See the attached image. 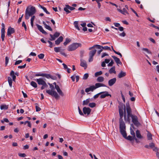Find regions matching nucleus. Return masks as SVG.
<instances>
[{
	"label": "nucleus",
	"instance_id": "0eeeda50",
	"mask_svg": "<svg viewBox=\"0 0 159 159\" xmlns=\"http://www.w3.org/2000/svg\"><path fill=\"white\" fill-rule=\"evenodd\" d=\"M2 29L1 30V37L2 41H4V39L5 37V25L4 23H2Z\"/></svg>",
	"mask_w": 159,
	"mask_h": 159
},
{
	"label": "nucleus",
	"instance_id": "b1692460",
	"mask_svg": "<svg viewBox=\"0 0 159 159\" xmlns=\"http://www.w3.org/2000/svg\"><path fill=\"white\" fill-rule=\"evenodd\" d=\"M97 46V48L99 49H101V48H102V49H104L106 50H110V47L107 46H105L104 47H103L102 46H101V45H98Z\"/></svg>",
	"mask_w": 159,
	"mask_h": 159
},
{
	"label": "nucleus",
	"instance_id": "49530a36",
	"mask_svg": "<svg viewBox=\"0 0 159 159\" xmlns=\"http://www.w3.org/2000/svg\"><path fill=\"white\" fill-rule=\"evenodd\" d=\"M61 47H55L54 48V51L56 52H60Z\"/></svg>",
	"mask_w": 159,
	"mask_h": 159
},
{
	"label": "nucleus",
	"instance_id": "9d476101",
	"mask_svg": "<svg viewBox=\"0 0 159 159\" xmlns=\"http://www.w3.org/2000/svg\"><path fill=\"white\" fill-rule=\"evenodd\" d=\"M119 105L118 106L119 109H124V117L125 120H126V115L125 114V106L124 104H123V103L119 102Z\"/></svg>",
	"mask_w": 159,
	"mask_h": 159
},
{
	"label": "nucleus",
	"instance_id": "393cba45",
	"mask_svg": "<svg viewBox=\"0 0 159 159\" xmlns=\"http://www.w3.org/2000/svg\"><path fill=\"white\" fill-rule=\"evenodd\" d=\"M126 109L127 112H132L131 109L128 102L126 103Z\"/></svg>",
	"mask_w": 159,
	"mask_h": 159
},
{
	"label": "nucleus",
	"instance_id": "dca6fc26",
	"mask_svg": "<svg viewBox=\"0 0 159 159\" xmlns=\"http://www.w3.org/2000/svg\"><path fill=\"white\" fill-rule=\"evenodd\" d=\"M116 78H113L109 80L108 82L109 85L110 86H112L116 83Z\"/></svg>",
	"mask_w": 159,
	"mask_h": 159
},
{
	"label": "nucleus",
	"instance_id": "7c9ffc66",
	"mask_svg": "<svg viewBox=\"0 0 159 159\" xmlns=\"http://www.w3.org/2000/svg\"><path fill=\"white\" fill-rule=\"evenodd\" d=\"M125 130V129L120 130L121 134L124 138L126 137V136H127V134Z\"/></svg>",
	"mask_w": 159,
	"mask_h": 159
},
{
	"label": "nucleus",
	"instance_id": "0e129e2a",
	"mask_svg": "<svg viewBox=\"0 0 159 159\" xmlns=\"http://www.w3.org/2000/svg\"><path fill=\"white\" fill-rule=\"evenodd\" d=\"M101 93H100H100H98V94H96V95H95L93 96V98H94V99H96V98H97L98 97V96H99V95H101Z\"/></svg>",
	"mask_w": 159,
	"mask_h": 159
},
{
	"label": "nucleus",
	"instance_id": "f8f14e48",
	"mask_svg": "<svg viewBox=\"0 0 159 159\" xmlns=\"http://www.w3.org/2000/svg\"><path fill=\"white\" fill-rule=\"evenodd\" d=\"M83 112L84 114L89 115L91 111V109L89 107H84L83 109Z\"/></svg>",
	"mask_w": 159,
	"mask_h": 159
},
{
	"label": "nucleus",
	"instance_id": "423d86ee",
	"mask_svg": "<svg viewBox=\"0 0 159 159\" xmlns=\"http://www.w3.org/2000/svg\"><path fill=\"white\" fill-rule=\"evenodd\" d=\"M60 35V33L58 32H56L54 35H52L51 34H50L51 38L49 40L50 41H53L56 39V38L58 37Z\"/></svg>",
	"mask_w": 159,
	"mask_h": 159
},
{
	"label": "nucleus",
	"instance_id": "bb28decb",
	"mask_svg": "<svg viewBox=\"0 0 159 159\" xmlns=\"http://www.w3.org/2000/svg\"><path fill=\"white\" fill-rule=\"evenodd\" d=\"M119 111L120 117L119 119H123V117L124 115L123 109H119Z\"/></svg>",
	"mask_w": 159,
	"mask_h": 159
},
{
	"label": "nucleus",
	"instance_id": "f257e3e1",
	"mask_svg": "<svg viewBox=\"0 0 159 159\" xmlns=\"http://www.w3.org/2000/svg\"><path fill=\"white\" fill-rule=\"evenodd\" d=\"M36 10L35 7L30 6L28 7L25 11V18L28 19L30 16H32L35 14Z\"/></svg>",
	"mask_w": 159,
	"mask_h": 159
},
{
	"label": "nucleus",
	"instance_id": "9b49d317",
	"mask_svg": "<svg viewBox=\"0 0 159 159\" xmlns=\"http://www.w3.org/2000/svg\"><path fill=\"white\" fill-rule=\"evenodd\" d=\"M100 93H102L100 95V98H105L106 97L110 96L111 97V95L108 93V92L107 91H104L101 92Z\"/></svg>",
	"mask_w": 159,
	"mask_h": 159
},
{
	"label": "nucleus",
	"instance_id": "4c0bfd02",
	"mask_svg": "<svg viewBox=\"0 0 159 159\" xmlns=\"http://www.w3.org/2000/svg\"><path fill=\"white\" fill-rule=\"evenodd\" d=\"M39 7L41 8H42L47 14H50V13L47 10L46 8L40 5H39Z\"/></svg>",
	"mask_w": 159,
	"mask_h": 159
},
{
	"label": "nucleus",
	"instance_id": "6ab92c4d",
	"mask_svg": "<svg viewBox=\"0 0 159 159\" xmlns=\"http://www.w3.org/2000/svg\"><path fill=\"white\" fill-rule=\"evenodd\" d=\"M80 65L81 66L85 68H86L87 66V65L86 61L82 59L80 60Z\"/></svg>",
	"mask_w": 159,
	"mask_h": 159
},
{
	"label": "nucleus",
	"instance_id": "2f4dec72",
	"mask_svg": "<svg viewBox=\"0 0 159 159\" xmlns=\"http://www.w3.org/2000/svg\"><path fill=\"white\" fill-rule=\"evenodd\" d=\"M125 130V129L120 130L121 134L124 138L126 137V136H127V134Z\"/></svg>",
	"mask_w": 159,
	"mask_h": 159
},
{
	"label": "nucleus",
	"instance_id": "7ed1b4c3",
	"mask_svg": "<svg viewBox=\"0 0 159 159\" xmlns=\"http://www.w3.org/2000/svg\"><path fill=\"white\" fill-rule=\"evenodd\" d=\"M38 83V84L39 85H42V86L41 87V89L43 90L46 88L48 87L46 82L42 78L37 79L35 80Z\"/></svg>",
	"mask_w": 159,
	"mask_h": 159
},
{
	"label": "nucleus",
	"instance_id": "c85d7f7f",
	"mask_svg": "<svg viewBox=\"0 0 159 159\" xmlns=\"http://www.w3.org/2000/svg\"><path fill=\"white\" fill-rule=\"evenodd\" d=\"M109 72L110 74H114L116 73V71H115V66H112L109 70Z\"/></svg>",
	"mask_w": 159,
	"mask_h": 159
},
{
	"label": "nucleus",
	"instance_id": "bf43d9fd",
	"mask_svg": "<svg viewBox=\"0 0 159 159\" xmlns=\"http://www.w3.org/2000/svg\"><path fill=\"white\" fill-rule=\"evenodd\" d=\"M18 155L19 156L21 157H25L26 156V155L25 153H19Z\"/></svg>",
	"mask_w": 159,
	"mask_h": 159
},
{
	"label": "nucleus",
	"instance_id": "09e8293b",
	"mask_svg": "<svg viewBox=\"0 0 159 159\" xmlns=\"http://www.w3.org/2000/svg\"><path fill=\"white\" fill-rule=\"evenodd\" d=\"M93 1H96L98 4V7L99 9H100L101 7V4L100 2L98 1V0H92Z\"/></svg>",
	"mask_w": 159,
	"mask_h": 159
},
{
	"label": "nucleus",
	"instance_id": "2eb2a0df",
	"mask_svg": "<svg viewBox=\"0 0 159 159\" xmlns=\"http://www.w3.org/2000/svg\"><path fill=\"white\" fill-rule=\"evenodd\" d=\"M36 26L38 28V29L43 34H47V33L43 29L42 26L38 24H36Z\"/></svg>",
	"mask_w": 159,
	"mask_h": 159
},
{
	"label": "nucleus",
	"instance_id": "f03ea898",
	"mask_svg": "<svg viewBox=\"0 0 159 159\" xmlns=\"http://www.w3.org/2000/svg\"><path fill=\"white\" fill-rule=\"evenodd\" d=\"M51 90H46V92L49 95L54 96L55 98L57 99L59 97L58 94L57 92L54 91V87L52 84L50 86Z\"/></svg>",
	"mask_w": 159,
	"mask_h": 159
},
{
	"label": "nucleus",
	"instance_id": "f3484780",
	"mask_svg": "<svg viewBox=\"0 0 159 159\" xmlns=\"http://www.w3.org/2000/svg\"><path fill=\"white\" fill-rule=\"evenodd\" d=\"M43 76L45 77L46 78L48 79L51 78L54 80H55L56 78L55 76H52L49 74H46L43 73Z\"/></svg>",
	"mask_w": 159,
	"mask_h": 159
},
{
	"label": "nucleus",
	"instance_id": "f704fd0d",
	"mask_svg": "<svg viewBox=\"0 0 159 159\" xmlns=\"http://www.w3.org/2000/svg\"><path fill=\"white\" fill-rule=\"evenodd\" d=\"M90 99L89 98H88L86 99L85 100H84L83 101V105H86L88 104L90 102Z\"/></svg>",
	"mask_w": 159,
	"mask_h": 159
},
{
	"label": "nucleus",
	"instance_id": "a18cd8bd",
	"mask_svg": "<svg viewBox=\"0 0 159 159\" xmlns=\"http://www.w3.org/2000/svg\"><path fill=\"white\" fill-rule=\"evenodd\" d=\"M125 138L130 141H132L133 139H134L133 137H132L130 135L128 136V137L126 136V137Z\"/></svg>",
	"mask_w": 159,
	"mask_h": 159
},
{
	"label": "nucleus",
	"instance_id": "e2e57ef3",
	"mask_svg": "<svg viewBox=\"0 0 159 159\" xmlns=\"http://www.w3.org/2000/svg\"><path fill=\"white\" fill-rule=\"evenodd\" d=\"M22 62V60H18L17 61H16V62L15 63V65H17L18 64H20Z\"/></svg>",
	"mask_w": 159,
	"mask_h": 159
},
{
	"label": "nucleus",
	"instance_id": "052dcab7",
	"mask_svg": "<svg viewBox=\"0 0 159 159\" xmlns=\"http://www.w3.org/2000/svg\"><path fill=\"white\" fill-rule=\"evenodd\" d=\"M48 42L49 44V47L50 48H52L53 47V43L52 42L50 41V40H48Z\"/></svg>",
	"mask_w": 159,
	"mask_h": 159
},
{
	"label": "nucleus",
	"instance_id": "c9c22d12",
	"mask_svg": "<svg viewBox=\"0 0 159 159\" xmlns=\"http://www.w3.org/2000/svg\"><path fill=\"white\" fill-rule=\"evenodd\" d=\"M8 82L10 86L11 87L12 86V81L11 78L10 77H8Z\"/></svg>",
	"mask_w": 159,
	"mask_h": 159
},
{
	"label": "nucleus",
	"instance_id": "37998d69",
	"mask_svg": "<svg viewBox=\"0 0 159 159\" xmlns=\"http://www.w3.org/2000/svg\"><path fill=\"white\" fill-rule=\"evenodd\" d=\"M147 137L148 140H151L152 139V134L149 132H148L147 134Z\"/></svg>",
	"mask_w": 159,
	"mask_h": 159
},
{
	"label": "nucleus",
	"instance_id": "1a4fd4ad",
	"mask_svg": "<svg viewBox=\"0 0 159 159\" xmlns=\"http://www.w3.org/2000/svg\"><path fill=\"white\" fill-rule=\"evenodd\" d=\"M120 130L125 129L126 126L123 119H119Z\"/></svg>",
	"mask_w": 159,
	"mask_h": 159
},
{
	"label": "nucleus",
	"instance_id": "412c9836",
	"mask_svg": "<svg viewBox=\"0 0 159 159\" xmlns=\"http://www.w3.org/2000/svg\"><path fill=\"white\" fill-rule=\"evenodd\" d=\"M117 10L119 12L124 15L129 14L128 12L125 8H123L122 10L119 9H117Z\"/></svg>",
	"mask_w": 159,
	"mask_h": 159
},
{
	"label": "nucleus",
	"instance_id": "13d9d810",
	"mask_svg": "<svg viewBox=\"0 0 159 159\" xmlns=\"http://www.w3.org/2000/svg\"><path fill=\"white\" fill-rule=\"evenodd\" d=\"M127 116L128 119H129V118L130 117H131V118H132V116H133V115H132V114L131 112H127Z\"/></svg>",
	"mask_w": 159,
	"mask_h": 159
},
{
	"label": "nucleus",
	"instance_id": "6e6552de",
	"mask_svg": "<svg viewBox=\"0 0 159 159\" xmlns=\"http://www.w3.org/2000/svg\"><path fill=\"white\" fill-rule=\"evenodd\" d=\"M75 9V8L74 7L70 6L68 5H66V7L64 8V10L67 13V14H68L70 12L69 9L70 11H72Z\"/></svg>",
	"mask_w": 159,
	"mask_h": 159
},
{
	"label": "nucleus",
	"instance_id": "a211bd4d",
	"mask_svg": "<svg viewBox=\"0 0 159 159\" xmlns=\"http://www.w3.org/2000/svg\"><path fill=\"white\" fill-rule=\"evenodd\" d=\"M95 89L94 85L91 86L89 88H86L85 89V91L86 93H88L90 91H93Z\"/></svg>",
	"mask_w": 159,
	"mask_h": 159
},
{
	"label": "nucleus",
	"instance_id": "a19ab883",
	"mask_svg": "<svg viewBox=\"0 0 159 159\" xmlns=\"http://www.w3.org/2000/svg\"><path fill=\"white\" fill-rule=\"evenodd\" d=\"M8 106L6 105H2L0 107L1 110H6L8 109Z\"/></svg>",
	"mask_w": 159,
	"mask_h": 159
},
{
	"label": "nucleus",
	"instance_id": "aec40b11",
	"mask_svg": "<svg viewBox=\"0 0 159 159\" xmlns=\"http://www.w3.org/2000/svg\"><path fill=\"white\" fill-rule=\"evenodd\" d=\"M112 57L115 60V61H116L117 65H118V64H122L121 62L120 59L119 58L114 56H112Z\"/></svg>",
	"mask_w": 159,
	"mask_h": 159
},
{
	"label": "nucleus",
	"instance_id": "5fc2aeb1",
	"mask_svg": "<svg viewBox=\"0 0 159 159\" xmlns=\"http://www.w3.org/2000/svg\"><path fill=\"white\" fill-rule=\"evenodd\" d=\"M45 27L48 30L52 31V29L51 28V27L49 25H46V26H45Z\"/></svg>",
	"mask_w": 159,
	"mask_h": 159
},
{
	"label": "nucleus",
	"instance_id": "58836bf2",
	"mask_svg": "<svg viewBox=\"0 0 159 159\" xmlns=\"http://www.w3.org/2000/svg\"><path fill=\"white\" fill-rule=\"evenodd\" d=\"M71 41V40L68 38L66 39L64 43L63 44L65 46H66L68 43H69Z\"/></svg>",
	"mask_w": 159,
	"mask_h": 159
},
{
	"label": "nucleus",
	"instance_id": "864d4df0",
	"mask_svg": "<svg viewBox=\"0 0 159 159\" xmlns=\"http://www.w3.org/2000/svg\"><path fill=\"white\" fill-rule=\"evenodd\" d=\"M142 50L146 52L147 53L150 54L151 53V52H150L148 49L147 48H143L142 49Z\"/></svg>",
	"mask_w": 159,
	"mask_h": 159
},
{
	"label": "nucleus",
	"instance_id": "473e14b6",
	"mask_svg": "<svg viewBox=\"0 0 159 159\" xmlns=\"http://www.w3.org/2000/svg\"><path fill=\"white\" fill-rule=\"evenodd\" d=\"M14 74V72L13 70H11L10 74V75L12 77L13 81H15L16 79V76Z\"/></svg>",
	"mask_w": 159,
	"mask_h": 159
},
{
	"label": "nucleus",
	"instance_id": "ddd939ff",
	"mask_svg": "<svg viewBox=\"0 0 159 159\" xmlns=\"http://www.w3.org/2000/svg\"><path fill=\"white\" fill-rule=\"evenodd\" d=\"M15 32V30L14 28L10 26L8 27L7 30V35L8 36H10L11 34Z\"/></svg>",
	"mask_w": 159,
	"mask_h": 159
},
{
	"label": "nucleus",
	"instance_id": "20e7f679",
	"mask_svg": "<svg viewBox=\"0 0 159 159\" xmlns=\"http://www.w3.org/2000/svg\"><path fill=\"white\" fill-rule=\"evenodd\" d=\"M81 45L80 43H73L68 47L67 50L69 51H72L75 50L79 47H81Z\"/></svg>",
	"mask_w": 159,
	"mask_h": 159
},
{
	"label": "nucleus",
	"instance_id": "338daca9",
	"mask_svg": "<svg viewBox=\"0 0 159 159\" xmlns=\"http://www.w3.org/2000/svg\"><path fill=\"white\" fill-rule=\"evenodd\" d=\"M26 66V64H25L23 66H19L18 67V68L19 69H23V68H25V67Z\"/></svg>",
	"mask_w": 159,
	"mask_h": 159
},
{
	"label": "nucleus",
	"instance_id": "4d7b16f0",
	"mask_svg": "<svg viewBox=\"0 0 159 159\" xmlns=\"http://www.w3.org/2000/svg\"><path fill=\"white\" fill-rule=\"evenodd\" d=\"M9 60V57H5V65L7 66L8 62Z\"/></svg>",
	"mask_w": 159,
	"mask_h": 159
},
{
	"label": "nucleus",
	"instance_id": "5701e85b",
	"mask_svg": "<svg viewBox=\"0 0 159 159\" xmlns=\"http://www.w3.org/2000/svg\"><path fill=\"white\" fill-rule=\"evenodd\" d=\"M55 88L57 90V92L59 93V94L61 96H63L64 94L61 91V90L60 89L58 85L55 86Z\"/></svg>",
	"mask_w": 159,
	"mask_h": 159
},
{
	"label": "nucleus",
	"instance_id": "39448f33",
	"mask_svg": "<svg viewBox=\"0 0 159 159\" xmlns=\"http://www.w3.org/2000/svg\"><path fill=\"white\" fill-rule=\"evenodd\" d=\"M132 121L134 124L137 126H139L140 125V124L138 121L137 117L136 116H132Z\"/></svg>",
	"mask_w": 159,
	"mask_h": 159
},
{
	"label": "nucleus",
	"instance_id": "4468645a",
	"mask_svg": "<svg viewBox=\"0 0 159 159\" xmlns=\"http://www.w3.org/2000/svg\"><path fill=\"white\" fill-rule=\"evenodd\" d=\"M150 148H152L153 150L155 151H157L158 150V148L155 146V144L153 143H151L149 144Z\"/></svg>",
	"mask_w": 159,
	"mask_h": 159
},
{
	"label": "nucleus",
	"instance_id": "3c124183",
	"mask_svg": "<svg viewBox=\"0 0 159 159\" xmlns=\"http://www.w3.org/2000/svg\"><path fill=\"white\" fill-rule=\"evenodd\" d=\"M130 134L132 135H133V138H135V133L134 132V131L131 128H130Z\"/></svg>",
	"mask_w": 159,
	"mask_h": 159
},
{
	"label": "nucleus",
	"instance_id": "69168bd1",
	"mask_svg": "<svg viewBox=\"0 0 159 159\" xmlns=\"http://www.w3.org/2000/svg\"><path fill=\"white\" fill-rule=\"evenodd\" d=\"M36 111H39L41 110V109L37 106H35Z\"/></svg>",
	"mask_w": 159,
	"mask_h": 159
},
{
	"label": "nucleus",
	"instance_id": "72a5a7b5",
	"mask_svg": "<svg viewBox=\"0 0 159 159\" xmlns=\"http://www.w3.org/2000/svg\"><path fill=\"white\" fill-rule=\"evenodd\" d=\"M136 135L137 138L139 139H142V136L140 134V131L139 130H137L136 131Z\"/></svg>",
	"mask_w": 159,
	"mask_h": 159
},
{
	"label": "nucleus",
	"instance_id": "c03bdc74",
	"mask_svg": "<svg viewBox=\"0 0 159 159\" xmlns=\"http://www.w3.org/2000/svg\"><path fill=\"white\" fill-rule=\"evenodd\" d=\"M96 104L94 102L90 103L89 104V106L91 108H93L96 106Z\"/></svg>",
	"mask_w": 159,
	"mask_h": 159
},
{
	"label": "nucleus",
	"instance_id": "a878e982",
	"mask_svg": "<svg viewBox=\"0 0 159 159\" xmlns=\"http://www.w3.org/2000/svg\"><path fill=\"white\" fill-rule=\"evenodd\" d=\"M106 86L104 84L100 83H96L95 84V89L101 87H106Z\"/></svg>",
	"mask_w": 159,
	"mask_h": 159
},
{
	"label": "nucleus",
	"instance_id": "e433bc0d",
	"mask_svg": "<svg viewBox=\"0 0 159 159\" xmlns=\"http://www.w3.org/2000/svg\"><path fill=\"white\" fill-rule=\"evenodd\" d=\"M74 24L75 27L78 30H80V28L78 26V22L77 21H75L74 23Z\"/></svg>",
	"mask_w": 159,
	"mask_h": 159
},
{
	"label": "nucleus",
	"instance_id": "c756f323",
	"mask_svg": "<svg viewBox=\"0 0 159 159\" xmlns=\"http://www.w3.org/2000/svg\"><path fill=\"white\" fill-rule=\"evenodd\" d=\"M96 52V50L94 49L93 50L90 51L89 52V57H93L94 55L95 54Z\"/></svg>",
	"mask_w": 159,
	"mask_h": 159
},
{
	"label": "nucleus",
	"instance_id": "4be33fe9",
	"mask_svg": "<svg viewBox=\"0 0 159 159\" xmlns=\"http://www.w3.org/2000/svg\"><path fill=\"white\" fill-rule=\"evenodd\" d=\"M63 40V37L62 36H60L57 40L55 41L56 44L58 45L60 43L62 42Z\"/></svg>",
	"mask_w": 159,
	"mask_h": 159
},
{
	"label": "nucleus",
	"instance_id": "cd10ccee",
	"mask_svg": "<svg viewBox=\"0 0 159 159\" xmlns=\"http://www.w3.org/2000/svg\"><path fill=\"white\" fill-rule=\"evenodd\" d=\"M126 75V74L125 72L121 71L118 75V78H120L125 76Z\"/></svg>",
	"mask_w": 159,
	"mask_h": 159
},
{
	"label": "nucleus",
	"instance_id": "680f3d73",
	"mask_svg": "<svg viewBox=\"0 0 159 159\" xmlns=\"http://www.w3.org/2000/svg\"><path fill=\"white\" fill-rule=\"evenodd\" d=\"M22 26L24 27L25 30H27L26 26L24 21H23L22 22Z\"/></svg>",
	"mask_w": 159,
	"mask_h": 159
},
{
	"label": "nucleus",
	"instance_id": "ea45409f",
	"mask_svg": "<svg viewBox=\"0 0 159 159\" xmlns=\"http://www.w3.org/2000/svg\"><path fill=\"white\" fill-rule=\"evenodd\" d=\"M104 80V78L102 76H99L97 78V81L98 82H102Z\"/></svg>",
	"mask_w": 159,
	"mask_h": 159
},
{
	"label": "nucleus",
	"instance_id": "603ef678",
	"mask_svg": "<svg viewBox=\"0 0 159 159\" xmlns=\"http://www.w3.org/2000/svg\"><path fill=\"white\" fill-rule=\"evenodd\" d=\"M89 77V74L88 73L85 74L83 76V79L84 80H86Z\"/></svg>",
	"mask_w": 159,
	"mask_h": 159
},
{
	"label": "nucleus",
	"instance_id": "774afa93",
	"mask_svg": "<svg viewBox=\"0 0 159 159\" xmlns=\"http://www.w3.org/2000/svg\"><path fill=\"white\" fill-rule=\"evenodd\" d=\"M149 39L150 40V41H151V42H152L153 43H156V41L154 40V39H153V38H149Z\"/></svg>",
	"mask_w": 159,
	"mask_h": 159
},
{
	"label": "nucleus",
	"instance_id": "de8ad7c7",
	"mask_svg": "<svg viewBox=\"0 0 159 159\" xmlns=\"http://www.w3.org/2000/svg\"><path fill=\"white\" fill-rule=\"evenodd\" d=\"M102 73V71H100L98 72H96L95 73V75L96 77H97L98 75H101Z\"/></svg>",
	"mask_w": 159,
	"mask_h": 159
},
{
	"label": "nucleus",
	"instance_id": "8fccbe9b",
	"mask_svg": "<svg viewBox=\"0 0 159 159\" xmlns=\"http://www.w3.org/2000/svg\"><path fill=\"white\" fill-rule=\"evenodd\" d=\"M44 56V55L43 53H41L38 55V57L40 59H43Z\"/></svg>",
	"mask_w": 159,
	"mask_h": 159
},
{
	"label": "nucleus",
	"instance_id": "79ce46f5",
	"mask_svg": "<svg viewBox=\"0 0 159 159\" xmlns=\"http://www.w3.org/2000/svg\"><path fill=\"white\" fill-rule=\"evenodd\" d=\"M30 85L34 88H36L37 87L36 83L34 81H31L30 83Z\"/></svg>",
	"mask_w": 159,
	"mask_h": 159
},
{
	"label": "nucleus",
	"instance_id": "6e6d98bb",
	"mask_svg": "<svg viewBox=\"0 0 159 159\" xmlns=\"http://www.w3.org/2000/svg\"><path fill=\"white\" fill-rule=\"evenodd\" d=\"M114 63V61L113 60H111V62L109 63L107 66H112L113 64Z\"/></svg>",
	"mask_w": 159,
	"mask_h": 159
}]
</instances>
